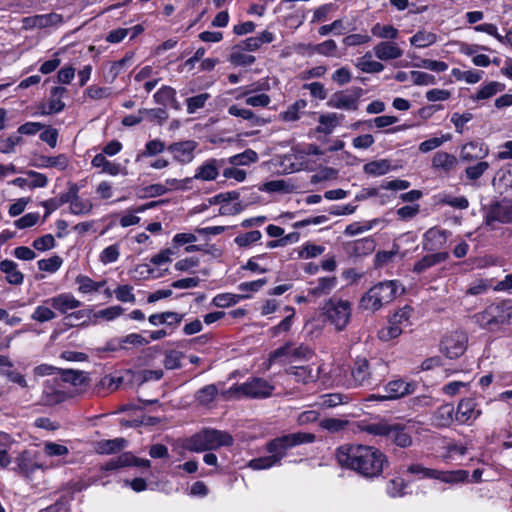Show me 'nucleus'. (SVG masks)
Wrapping results in <instances>:
<instances>
[{
	"mask_svg": "<svg viewBox=\"0 0 512 512\" xmlns=\"http://www.w3.org/2000/svg\"><path fill=\"white\" fill-rule=\"evenodd\" d=\"M484 223L490 230L496 229V223H510L512 221V200L503 199L495 201L483 208Z\"/></svg>",
	"mask_w": 512,
	"mask_h": 512,
	"instance_id": "1a4fd4ad",
	"label": "nucleus"
},
{
	"mask_svg": "<svg viewBox=\"0 0 512 512\" xmlns=\"http://www.w3.org/2000/svg\"><path fill=\"white\" fill-rule=\"evenodd\" d=\"M492 185L501 193L512 191V164L497 172Z\"/></svg>",
	"mask_w": 512,
	"mask_h": 512,
	"instance_id": "473e14b6",
	"label": "nucleus"
},
{
	"mask_svg": "<svg viewBox=\"0 0 512 512\" xmlns=\"http://www.w3.org/2000/svg\"><path fill=\"white\" fill-rule=\"evenodd\" d=\"M176 90L170 86L161 87L153 96L154 101L162 106H167L169 102H175Z\"/></svg>",
	"mask_w": 512,
	"mask_h": 512,
	"instance_id": "4d7b16f0",
	"label": "nucleus"
},
{
	"mask_svg": "<svg viewBox=\"0 0 512 512\" xmlns=\"http://www.w3.org/2000/svg\"><path fill=\"white\" fill-rule=\"evenodd\" d=\"M344 119V115L337 113H328L319 117V123L323 128L319 127L318 131L325 134H330L333 129L340 124L341 120Z\"/></svg>",
	"mask_w": 512,
	"mask_h": 512,
	"instance_id": "49530a36",
	"label": "nucleus"
},
{
	"mask_svg": "<svg viewBox=\"0 0 512 512\" xmlns=\"http://www.w3.org/2000/svg\"><path fill=\"white\" fill-rule=\"evenodd\" d=\"M61 381L71 383L75 387L87 386L89 383V374L80 370L59 369Z\"/></svg>",
	"mask_w": 512,
	"mask_h": 512,
	"instance_id": "c756f323",
	"label": "nucleus"
},
{
	"mask_svg": "<svg viewBox=\"0 0 512 512\" xmlns=\"http://www.w3.org/2000/svg\"><path fill=\"white\" fill-rule=\"evenodd\" d=\"M488 155V148L482 143L470 142L462 146L460 151V159L463 162H473L482 159Z\"/></svg>",
	"mask_w": 512,
	"mask_h": 512,
	"instance_id": "bb28decb",
	"label": "nucleus"
},
{
	"mask_svg": "<svg viewBox=\"0 0 512 512\" xmlns=\"http://www.w3.org/2000/svg\"><path fill=\"white\" fill-rule=\"evenodd\" d=\"M46 303L62 314H67L68 311L77 309L82 305V303L70 293H62L49 298L46 300Z\"/></svg>",
	"mask_w": 512,
	"mask_h": 512,
	"instance_id": "b1692460",
	"label": "nucleus"
},
{
	"mask_svg": "<svg viewBox=\"0 0 512 512\" xmlns=\"http://www.w3.org/2000/svg\"><path fill=\"white\" fill-rule=\"evenodd\" d=\"M407 487L406 482L402 478H395L388 482L387 493L389 496L401 497L405 494V488Z\"/></svg>",
	"mask_w": 512,
	"mask_h": 512,
	"instance_id": "338daca9",
	"label": "nucleus"
},
{
	"mask_svg": "<svg viewBox=\"0 0 512 512\" xmlns=\"http://www.w3.org/2000/svg\"><path fill=\"white\" fill-rule=\"evenodd\" d=\"M79 186L76 183L69 182L67 197L70 203L69 211L73 215H86L93 209V204L89 199H82L79 196Z\"/></svg>",
	"mask_w": 512,
	"mask_h": 512,
	"instance_id": "f3484780",
	"label": "nucleus"
},
{
	"mask_svg": "<svg viewBox=\"0 0 512 512\" xmlns=\"http://www.w3.org/2000/svg\"><path fill=\"white\" fill-rule=\"evenodd\" d=\"M337 285L336 277H321L315 285L308 290V294L320 298L329 295Z\"/></svg>",
	"mask_w": 512,
	"mask_h": 512,
	"instance_id": "c85d7f7f",
	"label": "nucleus"
},
{
	"mask_svg": "<svg viewBox=\"0 0 512 512\" xmlns=\"http://www.w3.org/2000/svg\"><path fill=\"white\" fill-rule=\"evenodd\" d=\"M490 168V164L486 161H478L474 165H470L465 169V175L468 180L476 181Z\"/></svg>",
	"mask_w": 512,
	"mask_h": 512,
	"instance_id": "13d9d810",
	"label": "nucleus"
},
{
	"mask_svg": "<svg viewBox=\"0 0 512 512\" xmlns=\"http://www.w3.org/2000/svg\"><path fill=\"white\" fill-rule=\"evenodd\" d=\"M397 291L396 281L379 282L361 297L359 307L362 310L376 312L392 302L397 295Z\"/></svg>",
	"mask_w": 512,
	"mask_h": 512,
	"instance_id": "39448f33",
	"label": "nucleus"
},
{
	"mask_svg": "<svg viewBox=\"0 0 512 512\" xmlns=\"http://www.w3.org/2000/svg\"><path fill=\"white\" fill-rule=\"evenodd\" d=\"M211 98V95L207 92L200 93L196 96L189 97L186 99L187 112L189 114L196 113L199 109L204 108L206 102Z\"/></svg>",
	"mask_w": 512,
	"mask_h": 512,
	"instance_id": "6e6d98bb",
	"label": "nucleus"
},
{
	"mask_svg": "<svg viewBox=\"0 0 512 512\" xmlns=\"http://www.w3.org/2000/svg\"><path fill=\"white\" fill-rule=\"evenodd\" d=\"M11 445V437L3 432H0V467H7L11 459L8 455V449Z\"/></svg>",
	"mask_w": 512,
	"mask_h": 512,
	"instance_id": "e2e57ef3",
	"label": "nucleus"
},
{
	"mask_svg": "<svg viewBox=\"0 0 512 512\" xmlns=\"http://www.w3.org/2000/svg\"><path fill=\"white\" fill-rule=\"evenodd\" d=\"M315 438L314 434L307 432H296L277 437L266 445V449L271 455L250 460L248 467L253 470H262L278 465L286 456L287 450L301 444L312 443Z\"/></svg>",
	"mask_w": 512,
	"mask_h": 512,
	"instance_id": "f03ea898",
	"label": "nucleus"
},
{
	"mask_svg": "<svg viewBox=\"0 0 512 512\" xmlns=\"http://www.w3.org/2000/svg\"><path fill=\"white\" fill-rule=\"evenodd\" d=\"M224 166H226L224 158H208L195 169L194 178L203 182L214 181Z\"/></svg>",
	"mask_w": 512,
	"mask_h": 512,
	"instance_id": "2eb2a0df",
	"label": "nucleus"
},
{
	"mask_svg": "<svg viewBox=\"0 0 512 512\" xmlns=\"http://www.w3.org/2000/svg\"><path fill=\"white\" fill-rule=\"evenodd\" d=\"M352 380L355 386H366L372 384V374L368 361L365 358L357 359L351 370Z\"/></svg>",
	"mask_w": 512,
	"mask_h": 512,
	"instance_id": "393cba45",
	"label": "nucleus"
},
{
	"mask_svg": "<svg viewBox=\"0 0 512 512\" xmlns=\"http://www.w3.org/2000/svg\"><path fill=\"white\" fill-rule=\"evenodd\" d=\"M14 463L15 467H13V471L29 480H31L32 475L42 467L38 461L37 454L30 450H24L19 453Z\"/></svg>",
	"mask_w": 512,
	"mask_h": 512,
	"instance_id": "ddd939ff",
	"label": "nucleus"
},
{
	"mask_svg": "<svg viewBox=\"0 0 512 512\" xmlns=\"http://www.w3.org/2000/svg\"><path fill=\"white\" fill-rule=\"evenodd\" d=\"M63 260L60 256H52L48 259H41L37 262L38 268L41 271L55 273L62 265Z\"/></svg>",
	"mask_w": 512,
	"mask_h": 512,
	"instance_id": "69168bd1",
	"label": "nucleus"
},
{
	"mask_svg": "<svg viewBox=\"0 0 512 512\" xmlns=\"http://www.w3.org/2000/svg\"><path fill=\"white\" fill-rule=\"evenodd\" d=\"M439 202L460 210H464L469 207V201L465 196L455 197L450 194H444L441 196Z\"/></svg>",
	"mask_w": 512,
	"mask_h": 512,
	"instance_id": "680f3d73",
	"label": "nucleus"
},
{
	"mask_svg": "<svg viewBox=\"0 0 512 512\" xmlns=\"http://www.w3.org/2000/svg\"><path fill=\"white\" fill-rule=\"evenodd\" d=\"M482 414L475 398L468 397L459 401L455 409V422L460 425H471Z\"/></svg>",
	"mask_w": 512,
	"mask_h": 512,
	"instance_id": "4468645a",
	"label": "nucleus"
},
{
	"mask_svg": "<svg viewBox=\"0 0 512 512\" xmlns=\"http://www.w3.org/2000/svg\"><path fill=\"white\" fill-rule=\"evenodd\" d=\"M311 52L318 53L326 57L336 56L337 44L334 40L328 39L322 43L310 47Z\"/></svg>",
	"mask_w": 512,
	"mask_h": 512,
	"instance_id": "bf43d9fd",
	"label": "nucleus"
},
{
	"mask_svg": "<svg viewBox=\"0 0 512 512\" xmlns=\"http://www.w3.org/2000/svg\"><path fill=\"white\" fill-rule=\"evenodd\" d=\"M338 464L371 479L380 476L389 461L378 448L368 445L345 444L335 453Z\"/></svg>",
	"mask_w": 512,
	"mask_h": 512,
	"instance_id": "f257e3e1",
	"label": "nucleus"
},
{
	"mask_svg": "<svg viewBox=\"0 0 512 512\" xmlns=\"http://www.w3.org/2000/svg\"><path fill=\"white\" fill-rule=\"evenodd\" d=\"M431 165L433 169L448 174L456 169L458 166V159L455 155L448 152L437 151L433 155Z\"/></svg>",
	"mask_w": 512,
	"mask_h": 512,
	"instance_id": "a878e982",
	"label": "nucleus"
},
{
	"mask_svg": "<svg viewBox=\"0 0 512 512\" xmlns=\"http://www.w3.org/2000/svg\"><path fill=\"white\" fill-rule=\"evenodd\" d=\"M376 243L371 237L358 239L351 244V253L355 256H364L375 250Z\"/></svg>",
	"mask_w": 512,
	"mask_h": 512,
	"instance_id": "a18cd8bd",
	"label": "nucleus"
},
{
	"mask_svg": "<svg viewBox=\"0 0 512 512\" xmlns=\"http://www.w3.org/2000/svg\"><path fill=\"white\" fill-rule=\"evenodd\" d=\"M134 460V455L131 452H124L119 456L110 459L103 466V471H113L120 468L131 466V461Z\"/></svg>",
	"mask_w": 512,
	"mask_h": 512,
	"instance_id": "79ce46f5",
	"label": "nucleus"
},
{
	"mask_svg": "<svg viewBox=\"0 0 512 512\" xmlns=\"http://www.w3.org/2000/svg\"><path fill=\"white\" fill-rule=\"evenodd\" d=\"M509 301H501L493 303L486 307L482 312L476 313L473 316L475 323L482 328H491L496 325H503L509 323L510 316L508 315Z\"/></svg>",
	"mask_w": 512,
	"mask_h": 512,
	"instance_id": "0eeeda50",
	"label": "nucleus"
},
{
	"mask_svg": "<svg viewBox=\"0 0 512 512\" xmlns=\"http://www.w3.org/2000/svg\"><path fill=\"white\" fill-rule=\"evenodd\" d=\"M226 165L247 166L258 161V154L252 149H246L244 152L224 158Z\"/></svg>",
	"mask_w": 512,
	"mask_h": 512,
	"instance_id": "c9c22d12",
	"label": "nucleus"
},
{
	"mask_svg": "<svg viewBox=\"0 0 512 512\" xmlns=\"http://www.w3.org/2000/svg\"><path fill=\"white\" fill-rule=\"evenodd\" d=\"M233 437L221 430L204 428L185 441L184 448L193 452L215 450L223 446H231Z\"/></svg>",
	"mask_w": 512,
	"mask_h": 512,
	"instance_id": "20e7f679",
	"label": "nucleus"
},
{
	"mask_svg": "<svg viewBox=\"0 0 512 512\" xmlns=\"http://www.w3.org/2000/svg\"><path fill=\"white\" fill-rule=\"evenodd\" d=\"M436 40V34L432 32L418 31L410 38V43L417 48H425L434 44Z\"/></svg>",
	"mask_w": 512,
	"mask_h": 512,
	"instance_id": "3c124183",
	"label": "nucleus"
},
{
	"mask_svg": "<svg viewBox=\"0 0 512 512\" xmlns=\"http://www.w3.org/2000/svg\"><path fill=\"white\" fill-rule=\"evenodd\" d=\"M375 57L380 61H392L403 56V50L395 41H381L373 47Z\"/></svg>",
	"mask_w": 512,
	"mask_h": 512,
	"instance_id": "aec40b11",
	"label": "nucleus"
},
{
	"mask_svg": "<svg viewBox=\"0 0 512 512\" xmlns=\"http://www.w3.org/2000/svg\"><path fill=\"white\" fill-rule=\"evenodd\" d=\"M138 113L144 117V120L156 122L160 125L168 119V113L165 108L140 109Z\"/></svg>",
	"mask_w": 512,
	"mask_h": 512,
	"instance_id": "5fc2aeb1",
	"label": "nucleus"
},
{
	"mask_svg": "<svg viewBox=\"0 0 512 512\" xmlns=\"http://www.w3.org/2000/svg\"><path fill=\"white\" fill-rule=\"evenodd\" d=\"M182 319V314L171 311L152 314L148 318L150 324L154 326L160 324H167L168 326H177L181 323Z\"/></svg>",
	"mask_w": 512,
	"mask_h": 512,
	"instance_id": "72a5a7b5",
	"label": "nucleus"
},
{
	"mask_svg": "<svg viewBox=\"0 0 512 512\" xmlns=\"http://www.w3.org/2000/svg\"><path fill=\"white\" fill-rule=\"evenodd\" d=\"M255 57L244 53V49L241 45H236L232 48L229 56V61L237 66H250L255 62Z\"/></svg>",
	"mask_w": 512,
	"mask_h": 512,
	"instance_id": "ea45409f",
	"label": "nucleus"
},
{
	"mask_svg": "<svg viewBox=\"0 0 512 512\" xmlns=\"http://www.w3.org/2000/svg\"><path fill=\"white\" fill-rule=\"evenodd\" d=\"M274 386L262 378H252L239 385L230 387L229 392L237 398L247 397L263 399L272 395Z\"/></svg>",
	"mask_w": 512,
	"mask_h": 512,
	"instance_id": "6e6552de",
	"label": "nucleus"
},
{
	"mask_svg": "<svg viewBox=\"0 0 512 512\" xmlns=\"http://www.w3.org/2000/svg\"><path fill=\"white\" fill-rule=\"evenodd\" d=\"M437 427H450L455 421V408L452 404H443L436 409L432 416Z\"/></svg>",
	"mask_w": 512,
	"mask_h": 512,
	"instance_id": "cd10ccee",
	"label": "nucleus"
},
{
	"mask_svg": "<svg viewBox=\"0 0 512 512\" xmlns=\"http://www.w3.org/2000/svg\"><path fill=\"white\" fill-rule=\"evenodd\" d=\"M363 95L364 90L361 87L337 91L331 95L327 105L334 109L356 111L359 108V102Z\"/></svg>",
	"mask_w": 512,
	"mask_h": 512,
	"instance_id": "9b49d317",
	"label": "nucleus"
},
{
	"mask_svg": "<svg viewBox=\"0 0 512 512\" xmlns=\"http://www.w3.org/2000/svg\"><path fill=\"white\" fill-rule=\"evenodd\" d=\"M91 164L93 167L102 168V172L116 176L121 172V165L107 160L104 154H97L93 157Z\"/></svg>",
	"mask_w": 512,
	"mask_h": 512,
	"instance_id": "e433bc0d",
	"label": "nucleus"
},
{
	"mask_svg": "<svg viewBox=\"0 0 512 512\" xmlns=\"http://www.w3.org/2000/svg\"><path fill=\"white\" fill-rule=\"evenodd\" d=\"M402 333V327L398 324H394L392 320L389 319V324L387 327H384L379 330L378 336L382 341H390L394 338H397Z\"/></svg>",
	"mask_w": 512,
	"mask_h": 512,
	"instance_id": "0e129e2a",
	"label": "nucleus"
},
{
	"mask_svg": "<svg viewBox=\"0 0 512 512\" xmlns=\"http://www.w3.org/2000/svg\"><path fill=\"white\" fill-rule=\"evenodd\" d=\"M198 143L194 140H186L176 142L168 146V151L173 155V158L181 164H189L195 158V150Z\"/></svg>",
	"mask_w": 512,
	"mask_h": 512,
	"instance_id": "6ab92c4d",
	"label": "nucleus"
},
{
	"mask_svg": "<svg viewBox=\"0 0 512 512\" xmlns=\"http://www.w3.org/2000/svg\"><path fill=\"white\" fill-rule=\"evenodd\" d=\"M356 68L363 73H380L384 70V65L380 61L372 59L371 52H366L362 57L357 59Z\"/></svg>",
	"mask_w": 512,
	"mask_h": 512,
	"instance_id": "2f4dec72",
	"label": "nucleus"
},
{
	"mask_svg": "<svg viewBox=\"0 0 512 512\" xmlns=\"http://www.w3.org/2000/svg\"><path fill=\"white\" fill-rule=\"evenodd\" d=\"M504 89V85L499 82H490L477 92V94L473 97L474 100H484L494 96L497 92H500Z\"/></svg>",
	"mask_w": 512,
	"mask_h": 512,
	"instance_id": "052dcab7",
	"label": "nucleus"
},
{
	"mask_svg": "<svg viewBox=\"0 0 512 512\" xmlns=\"http://www.w3.org/2000/svg\"><path fill=\"white\" fill-rule=\"evenodd\" d=\"M228 113L235 117H240L244 120L252 121L255 125L263 124L264 121L255 116L254 112L250 109L241 108L238 105H231L228 108Z\"/></svg>",
	"mask_w": 512,
	"mask_h": 512,
	"instance_id": "864d4df0",
	"label": "nucleus"
},
{
	"mask_svg": "<svg viewBox=\"0 0 512 512\" xmlns=\"http://www.w3.org/2000/svg\"><path fill=\"white\" fill-rule=\"evenodd\" d=\"M218 395V388L215 384H209L196 392V401L203 406L209 405Z\"/></svg>",
	"mask_w": 512,
	"mask_h": 512,
	"instance_id": "09e8293b",
	"label": "nucleus"
},
{
	"mask_svg": "<svg viewBox=\"0 0 512 512\" xmlns=\"http://www.w3.org/2000/svg\"><path fill=\"white\" fill-rule=\"evenodd\" d=\"M411 474L421 475L423 478L438 479L444 483H461L467 480L469 474L466 470L440 471L426 468L420 464H412L407 470Z\"/></svg>",
	"mask_w": 512,
	"mask_h": 512,
	"instance_id": "9d476101",
	"label": "nucleus"
},
{
	"mask_svg": "<svg viewBox=\"0 0 512 512\" xmlns=\"http://www.w3.org/2000/svg\"><path fill=\"white\" fill-rule=\"evenodd\" d=\"M322 312L327 321L334 326L336 331L344 330L351 320L352 304L348 300L331 297L325 301Z\"/></svg>",
	"mask_w": 512,
	"mask_h": 512,
	"instance_id": "423d86ee",
	"label": "nucleus"
},
{
	"mask_svg": "<svg viewBox=\"0 0 512 512\" xmlns=\"http://www.w3.org/2000/svg\"><path fill=\"white\" fill-rule=\"evenodd\" d=\"M261 237H262L261 232L259 230H254V231H250V232L238 235L234 239V242L239 247H248L252 243L259 241L261 239Z\"/></svg>",
	"mask_w": 512,
	"mask_h": 512,
	"instance_id": "774afa93",
	"label": "nucleus"
},
{
	"mask_svg": "<svg viewBox=\"0 0 512 512\" xmlns=\"http://www.w3.org/2000/svg\"><path fill=\"white\" fill-rule=\"evenodd\" d=\"M133 59L132 53H126L123 58L114 62H107L102 67L103 79L106 83H113Z\"/></svg>",
	"mask_w": 512,
	"mask_h": 512,
	"instance_id": "4be33fe9",
	"label": "nucleus"
},
{
	"mask_svg": "<svg viewBox=\"0 0 512 512\" xmlns=\"http://www.w3.org/2000/svg\"><path fill=\"white\" fill-rule=\"evenodd\" d=\"M307 102L304 99H299L288 107L284 112L280 113V118L286 122L296 121L300 118V111L304 110Z\"/></svg>",
	"mask_w": 512,
	"mask_h": 512,
	"instance_id": "8fccbe9b",
	"label": "nucleus"
},
{
	"mask_svg": "<svg viewBox=\"0 0 512 512\" xmlns=\"http://www.w3.org/2000/svg\"><path fill=\"white\" fill-rule=\"evenodd\" d=\"M126 445L123 438H115L110 440L99 441L96 445V451L99 454H112L122 450Z\"/></svg>",
	"mask_w": 512,
	"mask_h": 512,
	"instance_id": "a19ab883",
	"label": "nucleus"
},
{
	"mask_svg": "<svg viewBox=\"0 0 512 512\" xmlns=\"http://www.w3.org/2000/svg\"><path fill=\"white\" fill-rule=\"evenodd\" d=\"M449 253L446 251H438L424 255L421 259L414 263L412 271L421 274L426 270L443 263L449 259Z\"/></svg>",
	"mask_w": 512,
	"mask_h": 512,
	"instance_id": "5701e85b",
	"label": "nucleus"
},
{
	"mask_svg": "<svg viewBox=\"0 0 512 512\" xmlns=\"http://www.w3.org/2000/svg\"><path fill=\"white\" fill-rule=\"evenodd\" d=\"M17 263L5 259L0 262V271L6 274V281L12 285H21L24 281V275L17 270Z\"/></svg>",
	"mask_w": 512,
	"mask_h": 512,
	"instance_id": "7c9ffc66",
	"label": "nucleus"
},
{
	"mask_svg": "<svg viewBox=\"0 0 512 512\" xmlns=\"http://www.w3.org/2000/svg\"><path fill=\"white\" fill-rule=\"evenodd\" d=\"M468 336L464 331H452L441 341V352L450 359L459 358L467 349Z\"/></svg>",
	"mask_w": 512,
	"mask_h": 512,
	"instance_id": "f8f14e48",
	"label": "nucleus"
},
{
	"mask_svg": "<svg viewBox=\"0 0 512 512\" xmlns=\"http://www.w3.org/2000/svg\"><path fill=\"white\" fill-rule=\"evenodd\" d=\"M287 373L293 376L296 382L303 384L313 382L317 378V374H313V371L309 366L291 367Z\"/></svg>",
	"mask_w": 512,
	"mask_h": 512,
	"instance_id": "c03bdc74",
	"label": "nucleus"
},
{
	"mask_svg": "<svg viewBox=\"0 0 512 512\" xmlns=\"http://www.w3.org/2000/svg\"><path fill=\"white\" fill-rule=\"evenodd\" d=\"M246 295L221 293L212 299V304L216 307L226 308L237 304L240 300L247 298Z\"/></svg>",
	"mask_w": 512,
	"mask_h": 512,
	"instance_id": "de8ad7c7",
	"label": "nucleus"
},
{
	"mask_svg": "<svg viewBox=\"0 0 512 512\" xmlns=\"http://www.w3.org/2000/svg\"><path fill=\"white\" fill-rule=\"evenodd\" d=\"M450 232L438 227L429 228L423 235V250L435 252L442 249L450 236Z\"/></svg>",
	"mask_w": 512,
	"mask_h": 512,
	"instance_id": "a211bd4d",
	"label": "nucleus"
},
{
	"mask_svg": "<svg viewBox=\"0 0 512 512\" xmlns=\"http://www.w3.org/2000/svg\"><path fill=\"white\" fill-rule=\"evenodd\" d=\"M75 282L78 284L79 292L84 294L98 292L106 284L105 280L96 282L85 275H78Z\"/></svg>",
	"mask_w": 512,
	"mask_h": 512,
	"instance_id": "4c0bfd02",
	"label": "nucleus"
},
{
	"mask_svg": "<svg viewBox=\"0 0 512 512\" xmlns=\"http://www.w3.org/2000/svg\"><path fill=\"white\" fill-rule=\"evenodd\" d=\"M391 169V163L387 159H380L366 163L363 166V171L371 176H382L388 173Z\"/></svg>",
	"mask_w": 512,
	"mask_h": 512,
	"instance_id": "58836bf2",
	"label": "nucleus"
},
{
	"mask_svg": "<svg viewBox=\"0 0 512 512\" xmlns=\"http://www.w3.org/2000/svg\"><path fill=\"white\" fill-rule=\"evenodd\" d=\"M68 201L69 197H67V192H65L60 194L58 197L50 198L48 200L41 202V206L45 208V214L43 219L45 220L46 218H48L52 212L57 210L62 205L68 203Z\"/></svg>",
	"mask_w": 512,
	"mask_h": 512,
	"instance_id": "603ef678",
	"label": "nucleus"
},
{
	"mask_svg": "<svg viewBox=\"0 0 512 512\" xmlns=\"http://www.w3.org/2000/svg\"><path fill=\"white\" fill-rule=\"evenodd\" d=\"M415 430V422L407 420L406 422H390L381 420L361 426V431L373 436L385 438L400 448H408L412 445V434Z\"/></svg>",
	"mask_w": 512,
	"mask_h": 512,
	"instance_id": "7ed1b4c3",
	"label": "nucleus"
},
{
	"mask_svg": "<svg viewBox=\"0 0 512 512\" xmlns=\"http://www.w3.org/2000/svg\"><path fill=\"white\" fill-rule=\"evenodd\" d=\"M371 33L373 36L386 41H394L399 36L398 29L393 25H382L380 23L373 25Z\"/></svg>",
	"mask_w": 512,
	"mask_h": 512,
	"instance_id": "37998d69",
	"label": "nucleus"
},
{
	"mask_svg": "<svg viewBox=\"0 0 512 512\" xmlns=\"http://www.w3.org/2000/svg\"><path fill=\"white\" fill-rule=\"evenodd\" d=\"M72 397V394L65 391L62 388L60 380L53 379L44 382L42 401L46 405H57L68 398Z\"/></svg>",
	"mask_w": 512,
	"mask_h": 512,
	"instance_id": "dca6fc26",
	"label": "nucleus"
},
{
	"mask_svg": "<svg viewBox=\"0 0 512 512\" xmlns=\"http://www.w3.org/2000/svg\"><path fill=\"white\" fill-rule=\"evenodd\" d=\"M67 93V89L62 86H55L50 91L47 113H59L64 110L65 103L61 98Z\"/></svg>",
	"mask_w": 512,
	"mask_h": 512,
	"instance_id": "f704fd0d",
	"label": "nucleus"
},
{
	"mask_svg": "<svg viewBox=\"0 0 512 512\" xmlns=\"http://www.w3.org/2000/svg\"><path fill=\"white\" fill-rule=\"evenodd\" d=\"M411 387L412 385L410 383H406L403 380H393L385 386L386 395H372L371 399L380 401L398 399L410 394L412 392Z\"/></svg>",
	"mask_w": 512,
	"mask_h": 512,
	"instance_id": "412c9836",
	"label": "nucleus"
}]
</instances>
